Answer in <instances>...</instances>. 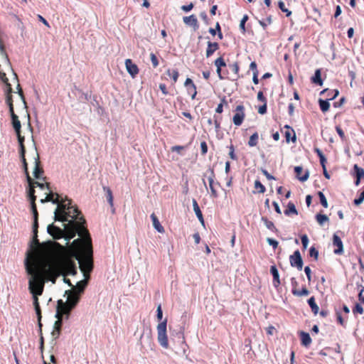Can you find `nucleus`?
<instances>
[{
	"mask_svg": "<svg viewBox=\"0 0 364 364\" xmlns=\"http://www.w3.org/2000/svg\"><path fill=\"white\" fill-rule=\"evenodd\" d=\"M150 217L152 220L154 228L160 233L164 232V228L161 225L156 215L154 213H152Z\"/></svg>",
	"mask_w": 364,
	"mask_h": 364,
	"instance_id": "obj_21",
	"label": "nucleus"
},
{
	"mask_svg": "<svg viewBox=\"0 0 364 364\" xmlns=\"http://www.w3.org/2000/svg\"><path fill=\"white\" fill-rule=\"evenodd\" d=\"M30 251L27 252V257L25 259V269L26 273L30 276L28 279V289L33 296V306L38 309L39 305L38 296L43 294L44 288L43 275L47 270L46 267H42L36 256L29 259Z\"/></svg>",
	"mask_w": 364,
	"mask_h": 364,
	"instance_id": "obj_2",
	"label": "nucleus"
},
{
	"mask_svg": "<svg viewBox=\"0 0 364 364\" xmlns=\"http://www.w3.org/2000/svg\"><path fill=\"white\" fill-rule=\"evenodd\" d=\"M270 273L273 277V285L274 287H278L280 284L279 274L277 268L275 265L270 267Z\"/></svg>",
	"mask_w": 364,
	"mask_h": 364,
	"instance_id": "obj_16",
	"label": "nucleus"
},
{
	"mask_svg": "<svg viewBox=\"0 0 364 364\" xmlns=\"http://www.w3.org/2000/svg\"><path fill=\"white\" fill-rule=\"evenodd\" d=\"M40 202H51L57 205L54 211L55 221H60L63 223V228H60L54 224H50L47 228V232L53 239L58 240L64 238L68 244L77 234V238L72 242L75 252V257L85 279L77 282L75 289L77 294L83 293L87 285L90 278V273L93 268V250L91 242V237L87 230L85 228V220L80 215L81 213L77 207L72 205V202L67 197L63 198L58 193L50 192L47 194L45 198L41 199Z\"/></svg>",
	"mask_w": 364,
	"mask_h": 364,
	"instance_id": "obj_1",
	"label": "nucleus"
},
{
	"mask_svg": "<svg viewBox=\"0 0 364 364\" xmlns=\"http://www.w3.org/2000/svg\"><path fill=\"white\" fill-rule=\"evenodd\" d=\"M289 262L292 267H296L298 270L302 269L304 263L299 250L294 251L293 255H290Z\"/></svg>",
	"mask_w": 364,
	"mask_h": 364,
	"instance_id": "obj_8",
	"label": "nucleus"
},
{
	"mask_svg": "<svg viewBox=\"0 0 364 364\" xmlns=\"http://www.w3.org/2000/svg\"><path fill=\"white\" fill-rule=\"evenodd\" d=\"M248 20V16L247 15H244L242 18L241 19L240 21V30L242 31V33H245V31H246V29H245V23L246 21Z\"/></svg>",
	"mask_w": 364,
	"mask_h": 364,
	"instance_id": "obj_38",
	"label": "nucleus"
},
{
	"mask_svg": "<svg viewBox=\"0 0 364 364\" xmlns=\"http://www.w3.org/2000/svg\"><path fill=\"white\" fill-rule=\"evenodd\" d=\"M2 80L4 81V83H6L7 88H8L7 89V95H6V102L9 107V112L13 113V112H14V110L12 96L11 95V93L12 92L11 85L10 83H9L8 79L6 77L5 74H4V77H2Z\"/></svg>",
	"mask_w": 364,
	"mask_h": 364,
	"instance_id": "obj_9",
	"label": "nucleus"
},
{
	"mask_svg": "<svg viewBox=\"0 0 364 364\" xmlns=\"http://www.w3.org/2000/svg\"><path fill=\"white\" fill-rule=\"evenodd\" d=\"M358 299L362 304H364V287L361 289L358 294Z\"/></svg>",
	"mask_w": 364,
	"mask_h": 364,
	"instance_id": "obj_61",
	"label": "nucleus"
},
{
	"mask_svg": "<svg viewBox=\"0 0 364 364\" xmlns=\"http://www.w3.org/2000/svg\"><path fill=\"white\" fill-rule=\"evenodd\" d=\"M38 20L42 22L46 26H47L48 28H50V24L47 21V20L43 18L41 15L38 14Z\"/></svg>",
	"mask_w": 364,
	"mask_h": 364,
	"instance_id": "obj_60",
	"label": "nucleus"
},
{
	"mask_svg": "<svg viewBox=\"0 0 364 364\" xmlns=\"http://www.w3.org/2000/svg\"><path fill=\"white\" fill-rule=\"evenodd\" d=\"M167 319L159 323L157 326V339L159 344L167 349L168 348V341L166 334Z\"/></svg>",
	"mask_w": 364,
	"mask_h": 364,
	"instance_id": "obj_6",
	"label": "nucleus"
},
{
	"mask_svg": "<svg viewBox=\"0 0 364 364\" xmlns=\"http://www.w3.org/2000/svg\"><path fill=\"white\" fill-rule=\"evenodd\" d=\"M267 243L272 247V248L274 250L277 249V247H278V245H279V242L275 240L274 239H272V238H270V237H268L267 238Z\"/></svg>",
	"mask_w": 364,
	"mask_h": 364,
	"instance_id": "obj_45",
	"label": "nucleus"
},
{
	"mask_svg": "<svg viewBox=\"0 0 364 364\" xmlns=\"http://www.w3.org/2000/svg\"><path fill=\"white\" fill-rule=\"evenodd\" d=\"M103 190L105 192L107 200L111 206H113V196L111 189L109 187L104 186Z\"/></svg>",
	"mask_w": 364,
	"mask_h": 364,
	"instance_id": "obj_29",
	"label": "nucleus"
},
{
	"mask_svg": "<svg viewBox=\"0 0 364 364\" xmlns=\"http://www.w3.org/2000/svg\"><path fill=\"white\" fill-rule=\"evenodd\" d=\"M291 293L293 295L296 296H307L309 294V291L306 287H302L301 290L292 288Z\"/></svg>",
	"mask_w": 364,
	"mask_h": 364,
	"instance_id": "obj_26",
	"label": "nucleus"
},
{
	"mask_svg": "<svg viewBox=\"0 0 364 364\" xmlns=\"http://www.w3.org/2000/svg\"><path fill=\"white\" fill-rule=\"evenodd\" d=\"M309 256L311 257H314L315 260H317L318 257V251L314 247H311L309 249Z\"/></svg>",
	"mask_w": 364,
	"mask_h": 364,
	"instance_id": "obj_41",
	"label": "nucleus"
},
{
	"mask_svg": "<svg viewBox=\"0 0 364 364\" xmlns=\"http://www.w3.org/2000/svg\"><path fill=\"white\" fill-rule=\"evenodd\" d=\"M336 317L338 322L343 326H346L345 321L340 312H336Z\"/></svg>",
	"mask_w": 364,
	"mask_h": 364,
	"instance_id": "obj_57",
	"label": "nucleus"
},
{
	"mask_svg": "<svg viewBox=\"0 0 364 364\" xmlns=\"http://www.w3.org/2000/svg\"><path fill=\"white\" fill-rule=\"evenodd\" d=\"M300 337H301V344L304 346L307 347L311 343V338L310 337L309 333H306L304 331H301Z\"/></svg>",
	"mask_w": 364,
	"mask_h": 364,
	"instance_id": "obj_23",
	"label": "nucleus"
},
{
	"mask_svg": "<svg viewBox=\"0 0 364 364\" xmlns=\"http://www.w3.org/2000/svg\"><path fill=\"white\" fill-rule=\"evenodd\" d=\"M193 8V4L191 3L188 5H183L181 6V9L185 12H188Z\"/></svg>",
	"mask_w": 364,
	"mask_h": 364,
	"instance_id": "obj_56",
	"label": "nucleus"
},
{
	"mask_svg": "<svg viewBox=\"0 0 364 364\" xmlns=\"http://www.w3.org/2000/svg\"><path fill=\"white\" fill-rule=\"evenodd\" d=\"M208 183H209V187H210V189L211 191L212 196L214 198H217L218 193H217L216 190L214 188V181H213V179H211V180L208 181Z\"/></svg>",
	"mask_w": 364,
	"mask_h": 364,
	"instance_id": "obj_44",
	"label": "nucleus"
},
{
	"mask_svg": "<svg viewBox=\"0 0 364 364\" xmlns=\"http://www.w3.org/2000/svg\"><path fill=\"white\" fill-rule=\"evenodd\" d=\"M258 112L261 114H264L267 112V102H264V104L259 107Z\"/></svg>",
	"mask_w": 364,
	"mask_h": 364,
	"instance_id": "obj_58",
	"label": "nucleus"
},
{
	"mask_svg": "<svg viewBox=\"0 0 364 364\" xmlns=\"http://www.w3.org/2000/svg\"><path fill=\"white\" fill-rule=\"evenodd\" d=\"M168 75L173 79V80L176 82L178 77V72L176 70H168Z\"/></svg>",
	"mask_w": 364,
	"mask_h": 364,
	"instance_id": "obj_43",
	"label": "nucleus"
},
{
	"mask_svg": "<svg viewBox=\"0 0 364 364\" xmlns=\"http://www.w3.org/2000/svg\"><path fill=\"white\" fill-rule=\"evenodd\" d=\"M311 82L321 86L323 85V80L321 79V70L317 69L316 70L314 75L311 78Z\"/></svg>",
	"mask_w": 364,
	"mask_h": 364,
	"instance_id": "obj_22",
	"label": "nucleus"
},
{
	"mask_svg": "<svg viewBox=\"0 0 364 364\" xmlns=\"http://www.w3.org/2000/svg\"><path fill=\"white\" fill-rule=\"evenodd\" d=\"M125 65L127 72L132 77H134L138 74L139 68L136 64L132 63L131 59L125 60Z\"/></svg>",
	"mask_w": 364,
	"mask_h": 364,
	"instance_id": "obj_13",
	"label": "nucleus"
},
{
	"mask_svg": "<svg viewBox=\"0 0 364 364\" xmlns=\"http://www.w3.org/2000/svg\"><path fill=\"white\" fill-rule=\"evenodd\" d=\"M214 64L217 68H221L222 67H225L226 65V63L222 57L217 58L215 60Z\"/></svg>",
	"mask_w": 364,
	"mask_h": 364,
	"instance_id": "obj_40",
	"label": "nucleus"
},
{
	"mask_svg": "<svg viewBox=\"0 0 364 364\" xmlns=\"http://www.w3.org/2000/svg\"><path fill=\"white\" fill-rule=\"evenodd\" d=\"M257 100L262 102H267V99L266 97L264 96L263 95V92L262 91H259L258 93H257Z\"/></svg>",
	"mask_w": 364,
	"mask_h": 364,
	"instance_id": "obj_59",
	"label": "nucleus"
},
{
	"mask_svg": "<svg viewBox=\"0 0 364 364\" xmlns=\"http://www.w3.org/2000/svg\"><path fill=\"white\" fill-rule=\"evenodd\" d=\"M244 109V106L242 105H239L236 107V113L235 114L232 118L233 123L235 125L240 126L242 124L245 118Z\"/></svg>",
	"mask_w": 364,
	"mask_h": 364,
	"instance_id": "obj_11",
	"label": "nucleus"
},
{
	"mask_svg": "<svg viewBox=\"0 0 364 364\" xmlns=\"http://www.w3.org/2000/svg\"><path fill=\"white\" fill-rule=\"evenodd\" d=\"M353 176L355 178H364V169L360 166H358L357 164H355L353 166Z\"/></svg>",
	"mask_w": 364,
	"mask_h": 364,
	"instance_id": "obj_27",
	"label": "nucleus"
},
{
	"mask_svg": "<svg viewBox=\"0 0 364 364\" xmlns=\"http://www.w3.org/2000/svg\"><path fill=\"white\" fill-rule=\"evenodd\" d=\"M156 317H157L158 320H159V321H161L163 317V311H162L161 306L160 304L158 306L157 309H156Z\"/></svg>",
	"mask_w": 364,
	"mask_h": 364,
	"instance_id": "obj_55",
	"label": "nucleus"
},
{
	"mask_svg": "<svg viewBox=\"0 0 364 364\" xmlns=\"http://www.w3.org/2000/svg\"><path fill=\"white\" fill-rule=\"evenodd\" d=\"M363 311H364L363 308L362 307V306L360 304H358V303L355 305V307L353 309V312L354 314L358 313L360 314H362L363 313Z\"/></svg>",
	"mask_w": 364,
	"mask_h": 364,
	"instance_id": "obj_47",
	"label": "nucleus"
},
{
	"mask_svg": "<svg viewBox=\"0 0 364 364\" xmlns=\"http://www.w3.org/2000/svg\"><path fill=\"white\" fill-rule=\"evenodd\" d=\"M316 219L320 225H323L324 223L329 220L327 215L321 213L316 215Z\"/></svg>",
	"mask_w": 364,
	"mask_h": 364,
	"instance_id": "obj_34",
	"label": "nucleus"
},
{
	"mask_svg": "<svg viewBox=\"0 0 364 364\" xmlns=\"http://www.w3.org/2000/svg\"><path fill=\"white\" fill-rule=\"evenodd\" d=\"M200 18L204 21V22L206 23V24H208V16H207V14L205 12V11H203L200 14Z\"/></svg>",
	"mask_w": 364,
	"mask_h": 364,
	"instance_id": "obj_63",
	"label": "nucleus"
},
{
	"mask_svg": "<svg viewBox=\"0 0 364 364\" xmlns=\"http://www.w3.org/2000/svg\"><path fill=\"white\" fill-rule=\"evenodd\" d=\"M68 295L67 301L63 302L62 300L58 301L57 306V314L63 313L65 315L66 319H68L71 311L78 304L80 295L73 289L67 290L65 292Z\"/></svg>",
	"mask_w": 364,
	"mask_h": 364,
	"instance_id": "obj_3",
	"label": "nucleus"
},
{
	"mask_svg": "<svg viewBox=\"0 0 364 364\" xmlns=\"http://www.w3.org/2000/svg\"><path fill=\"white\" fill-rule=\"evenodd\" d=\"M318 104L320 109L323 112H326L329 109L330 104L328 102V100L319 99Z\"/></svg>",
	"mask_w": 364,
	"mask_h": 364,
	"instance_id": "obj_30",
	"label": "nucleus"
},
{
	"mask_svg": "<svg viewBox=\"0 0 364 364\" xmlns=\"http://www.w3.org/2000/svg\"><path fill=\"white\" fill-rule=\"evenodd\" d=\"M65 316V315L63 313H60L59 314H55V317L58 318V320L54 323V328L55 329H59L61 330L62 326V317Z\"/></svg>",
	"mask_w": 364,
	"mask_h": 364,
	"instance_id": "obj_33",
	"label": "nucleus"
},
{
	"mask_svg": "<svg viewBox=\"0 0 364 364\" xmlns=\"http://www.w3.org/2000/svg\"><path fill=\"white\" fill-rule=\"evenodd\" d=\"M17 90H18V94H19V95H20V97H21L23 104H24L25 107H27L26 102L25 100V98H24V96H23V91H22L19 84L17 85Z\"/></svg>",
	"mask_w": 364,
	"mask_h": 364,
	"instance_id": "obj_51",
	"label": "nucleus"
},
{
	"mask_svg": "<svg viewBox=\"0 0 364 364\" xmlns=\"http://www.w3.org/2000/svg\"><path fill=\"white\" fill-rule=\"evenodd\" d=\"M325 92H328V97H329V99H328V100L335 99L339 95V91L338 90H328V89H325L321 92V94H323Z\"/></svg>",
	"mask_w": 364,
	"mask_h": 364,
	"instance_id": "obj_31",
	"label": "nucleus"
},
{
	"mask_svg": "<svg viewBox=\"0 0 364 364\" xmlns=\"http://www.w3.org/2000/svg\"><path fill=\"white\" fill-rule=\"evenodd\" d=\"M258 134L257 132H255L250 137L248 141V145L251 147L255 146L257 144L258 142Z\"/></svg>",
	"mask_w": 364,
	"mask_h": 364,
	"instance_id": "obj_32",
	"label": "nucleus"
},
{
	"mask_svg": "<svg viewBox=\"0 0 364 364\" xmlns=\"http://www.w3.org/2000/svg\"><path fill=\"white\" fill-rule=\"evenodd\" d=\"M138 344L141 346L143 353L153 349L154 343L152 340L151 330L149 328H144L139 338Z\"/></svg>",
	"mask_w": 364,
	"mask_h": 364,
	"instance_id": "obj_5",
	"label": "nucleus"
},
{
	"mask_svg": "<svg viewBox=\"0 0 364 364\" xmlns=\"http://www.w3.org/2000/svg\"><path fill=\"white\" fill-rule=\"evenodd\" d=\"M333 245L336 247V249L333 250V253L336 255H341L343 252V245L341 237L336 233L333 235Z\"/></svg>",
	"mask_w": 364,
	"mask_h": 364,
	"instance_id": "obj_12",
	"label": "nucleus"
},
{
	"mask_svg": "<svg viewBox=\"0 0 364 364\" xmlns=\"http://www.w3.org/2000/svg\"><path fill=\"white\" fill-rule=\"evenodd\" d=\"M207 44L206 57L209 58L219 48V44L216 42L212 43L210 41H208Z\"/></svg>",
	"mask_w": 364,
	"mask_h": 364,
	"instance_id": "obj_20",
	"label": "nucleus"
},
{
	"mask_svg": "<svg viewBox=\"0 0 364 364\" xmlns=\"http://www.w3.org/2000/svg\"><path fill=\"white\" fill-rule=\"evenodd\" d=\"M16 136H17V138H18V144H19L20 157H21L23 166H24V168L26 169H27V162H26V158H25L26 148H25L24 144H23L25 138H24V136H21V132L16 133Z\"/></svg>",
	"mask_w": 364,
	"mask_h": 364,
	"instance_id": "obj_10",
	"label": "nucleus"
},
{
	"mask_svg": "<svg viewBox=\"0 0 364 364\" xmlns=\"http://www.w3.org/2000/svg\"><path fill=\"white\" fill-rule=\"evenodd\" d=\"M150 58H151V61L153 67L154 68H156L159 65V60L157 59L156 55L154 53H151L150 54Z\"/></svg>",
	"mask_w": 364,
	"mask_h": 364,
	"instance_id": "obj_46",
	"label": "nucleus"
},
{
	"mask_svg": "<svg viewBox=\"0 0 364 364\" xmlns=\"http://www.w3.org/2000/svg\"><path fill=\"white\" fill-rule=\"evenodd\" d=\"M301 244L303 245V247L304 249H306L308 246V244H309V238H308V236L306 235H303L301 237Z\"/></svg>",
	"mask_w": 364,
	"mask_h": 364,
	"instance_id": "obj_49",
	"label": "nucleus"
},
{
	"mask_svg": "<svg viewBox=\"0 0 364 364\" xmlns=\"http://www.w3.org/2000/svg\"><path fill=\"white\" fill-rule=\"evenodd\" d=\"M11 122L14 127V129L16 133L21 132V122L18 120V116L13 112V113H10Z\"/></svg>",
	"mask_w": 364,
	"mask_h": 364,
	"instance_id": "obj_17",
	"label": "nucleus"
},
{
	"mask_svg": "<svg viewBox=\"0 0 364 364\" xmlns=\"http://www.w3.org/2000/svg\"><path fill=\"white\" fill-rule=\"evenodd\" d=\"M309 306L311 309L312 312L316 315L318 313L319 308L318 305L316 304L315 299L314 296L309 298L307 301Z\"/></svg>",
	"mask_w": 364,
	"mask_h": 364,
	"instance_id": "obj_28",
	"label": "nucleus"
},
{
	"mask_svg": "<svg viewBox=\"0 0 364 364\" xmlns=\"http://www.w3.org/2000/svg\"><path fill=\"white\" fill-rule=\"evenodd\" d=\"M229 68L234 73L235 77L233 80H236L238 77L239 65L237 63H234L229 65Z\"/></svg>",
	"mask_w": 364,
	"mask_h": 364,
	"instance_id": "obj_35",
	"label": "nucleus"
},
{
	"mask_svg": "<svg viewBox=\"0 0 364 364\" xmlns=\"http://www.w3.org/2000/svg\"><path fill=\"white\" fill-rule=\"evenodd\" d=\"M318 196L319 197V200H320L321 204L324 208H327L328 207V202H327V200H326V198L325 195L321 191H318Z\"/></svg>",
	"mask_w": 364,
	"mask_h": 364,
	"instance_id": "obj_36",
	"label": "nucleus"
},
{
	"mask_svg": "<svg viewBox=\"0 0 364 364\" xmlns=\"http://www.w3.org/2000/svg\"><path fill=\"white\" fill-rule=\"evenodd\" d=\"M200 148L203 154H205L208 151V146L205 141L200 143Z\"/></svg>",
	"mask_w": 364,
	"mask_h": 364,
	"instance_id": "obj_62",
	"label": "nucleus"
},
{
	"mask_svg": "<svg viewBox=\"0 0 364 364\" xmlns=\"http://www.w3.org/2000/svg\"><path fill=\"white\" fill-rule=\"evenodd\" d=\"M278 6L279 8L283 11L284 13H286L287 16H289L291 14V11L286 9L285 4L282 1H279L278 2Z\"/></svg>",
	"mask_w": 364,
	"mask_h": 364,
	"instance_id": "obj_39",
	"label": "nucleus"
},
{
	"mask_svg": "<svg viewBox=\"0 0 364 364\" xmlns=\"http://www.w3.org/2000/svg\"><path fill=\"white\" fill-rule=\"evenodd\" d=\"M208 173H209V175L208 176V180L210 181V180L213 179V181H214L215 176L213 168H209L205 173V176H207Z\"/></svg>",
	"mask_w": 364,
	"mask_h": 364,
	"instance_id": "obj_50",
	"label": "nucleus"
},
{
	"mask_svg": "<svg viewBox=\"0 0 364 364\" xmlns=\"http://www.w3.org/2000/svg\"><path fill=\"white\" fill-rule=\"evenodd\" d=\"M255 188L256 189H258V193H263L266 191L265 187L262 184V183L259 180H256L255 181Z\"/></svg>",
	"mask_w": 364,
	"mask_h": 364,
	"instance_id": "obj_37",
	"label": "nucleus"
},
{
	"mask_svg": "<svg viewBox=\"0 0 364 364\" xmlns=\"http://www.w3.org/2000/svg\"><path fill=\"white\" fill-rule=\"evenodd\" d=\"M303 171V168L300 166H297L294 167V172L296 173V177L301 182H304L308 180L309 177V171L306 170L303 175H301Z\"/></svg>",
	"mask_w": 364,
	"mask_h": 364,
	"instance_id": "obj_14",
	"label": "nucleus"
},
{
	"mask_svg": "<svg viewBox=\"0 0 364 364\" xmlns=\"http://www.w3.org/2000/svg\"><path fill=\"white\" fill-rule=\"evenodd\" d=\"M261 220L268 230L274 232H277L278 231V230L274 226V224L272 221L269 220L267 218L262 217Z\"/></svg>",
	"mask_w": 364,
	"mask_h": 364,
	"instance_id": "obj_25",
	"label": "nucleus"
},
{
	"mask_svg": "<svg viewBox=\"0 0 364 364\" xmlns=\"http://www.w3.org/2000/svg\"><path fill=\"white\" fill-rule=\"evenodd\" d=\"M28 196L31 200V210L33 214L34 218V224H33V237L32 243L31 244V247H32L33 244L38 246L40 245L39 240L38 239V235H37V228H38V212L36 208V205L35 203V200L36 199V196H35V190H34V186H29V188L28 190Z\"/></svg>",
	"mask_w": 364,
	"mask_h": 364,
	"instance_id": "obj_4",
	"label": "nucleus"
},
{
	"mask_svg": "<svg viewBox=\"0 0 364 364\" xmlns=\"http://www.w3.org/2000/svg\"><path fill=\"white\" fill-rule=\"evenodd\" d=\"M183 21L185 24L193 27L195 30L198 28V19L195 15L184 16Z\"/></svg>",
	"mask_w": 364,
	"mask_h": 364,
	"instance_id": "obj_15",
	"label": "nucleus"
},
{
	"mask_svg": "<svg viewBox=\"0 0 364 364\" xmlns=\"http://www.w3.org/2000/svg\"><path fill=\"white\" fill-rule=\"evenodd\" d=\"M34 146H36V145L34 144ZM35 150L36 151V156L34 158L35 167H34V170H33V176L38 180L45 181L46 178L43 177V174L44 171H43V168L41 167L40 158H39L38 154L37 153L36 146H35Z\"/></svg>",
	"mask_w": 364,
	"mask_h": 364,
	"instance_id": "obj_7",
	"label": "nucleus"
},
{
	"mask_svg": "<svg viewBox=\"0 0 364 364\" xmlns=\"http://www.w3.org/2000/svg\"><path fill=\"white\" fill-rule=\"evenodd\" d=\"M23 167H24V166H23ZM23 169H24V171L26 173V179H27V181H28L29 186H33L34 184L35 181H33V179L29 176V173H28V168L26 169L25 168H23Z\"/></svg>",
	"mask_w": 364,
	"mask_h": 364,
	"instance_id": "obj_53",
	"label": "nucleus"
},
{
	"mask_svg": "<svg viewBox=\"0 0 364 364\" xmlns=\"http://www.w3.org/2000/svg\"><path fill=\"white\" fill-rule=\"evenodd\" d=\"M364 200V188L358 198L354 199L353 203L355 205H360Z\"/></svg>",
	"mask_w": 364,
	"mask_h": 364,
	"instance_id": "obj_42",
	"label": "nucleus"
},
{
	"mask_svg": "<svg viewBox=\"0 0 364 364\" xmlns=\"http://www.w3.org/2000/svg\"><path fill=\"white\" fill-rule=\"evenodd\" d=\"M33 186H36L39 187L41 189H42V190H44L46 188L47 189H50L49 183H40L38 181H35Z\"/></svg>",
	"mask_w": 364,
	"mask_h": 364,
	"instance_id": "obj_48",
	"label": "nucleus"
},
{
	"mask_svg": "<svg viewBox=\"0 0 364 364\" xmlns=\"http://www.w3.org/2000/svg\"><path fill=\"white\" fill-rule=\"evenodd\" d=\"M159 89L161 90V91L162 92V93L164 95H168V91H167L166 86L165 84H163V83L160 84Z\"/></svg>",
	"mask_w": 364,
	"mask_h": 364,
	"instance_id": "obj_64",
	"label": "nucleus"
},
{
	"mask_svg": "<svg viewBox=\"0 0 364 364\" xmlns=\"http://www.w3.org/2000/svg\"><path fill=\"white\" fill-rule=\"evenodd\" d=\"M304 272L306 275L308 281L310 282L311 281V271L309 266L304 267Z\"/></svg>",
	"mask_w": 364,
	"mask_h": 364,
	"instance_id": "obj_52",
	"label": "nucleus"
},
{
	"mask_svg": "<svg viewBox=\"0 0 364 364\" xmlns=\"http://www.w3.org/2000/svg\"><path fill=\"white\" fill-rule=\"evenodd\" d=\"M284 213L285 215L289 216L291 214L298 215V211L295 207V205L291 202H289L287 204V208L284 211Z\"/></svg>",
	"mask_w": 364,
	"mask_h": 364,
	"instance_id": "obj_24",
	"label": "nucleus"
},
{
	"mask_svg": "<svg viewBox=\"0 0 364 364\" xmlns=\"http://www.w3.org/2000/svg\"><path fill=\"white\" fill-rule=\"evenodd\" d=\"M184 85L187 88L188 94H191V90H193L192 99L193 100L197 95L196 87L191 78H187L185 81Z\"/></svg>",
	"mask_w": 364,
	"mask_h": 364,
	"instance_id": "obj_18",
	"label": "nucleus"
},
{
	"mask_svg": "<svg viewBox=\"0 0 364 364\" xmlns=\"http://www.w3.org/2000/svg\"><path fill=\"white\" fill-rule=\"evenodd\" d=\"M192 202H193V210H194V212L196 213V217L198 218V220L202 224H204L203 216L202 212H201V210L200 209V207H199L196 200L193 198Z\"/></svg>",
	"mask_w": 364,
	"mask_h": 364,
	"instance_id": "obj_19",
	"label": "nucleus"
},
{
	"mask_svg": "<svg viewBox=\"0 0 364 364\" xmlns=\"http://www.w3.org/2000/svg\"><path fill=\"white\" fill-rule=\"evenodd\" d=\"M336 130L338 134L339 135V136L341 138V139L344 140L346 136H345L344 132L342 130V129L339 126H336Z\"/></svg>",
	"mask_w": 364,
	"mask_h": 364,
	"instance_id": "obj_54",
	"label": "nucleus"
}]
</instances>
